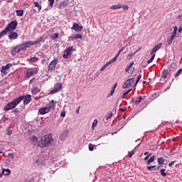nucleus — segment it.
Wrapping results in <instances>:
<instances>
[{
    "label": "nucleus",
    "mask_w": 182,
    "mask_h": 182,
    "mask_svg": "<svg viewBox=\"0 0 182 182\" xmlns=\"http://www.w3.org/2000/svg\"><path fill=\"white\" fill-rule=\"evenodd\" d=\"M69 5V3L68 1H63L60 3V4L58 6L59 9H63V8H66Z\"/></svg>",
    "instance_id": "nucleus-18"
},
{
    "label": "nucleus",
    "mask_w": 182,
    "mask_h": 182,
    "mask_svg": "<svg viewBox=\"0 0 182 182\" xmlns=\"http://www.w3.org/2000/svg\"><path fill=\"white\" fill-rule=\"evenodd\" d=\"M7 132H8V133H7L8 136H12V131L11 130L8 129Z\"/></svg>",
    "instance_id": "nucleus-58"
},
{
    "label": "nucleus",
    "mask_w": 182,
    "mask_h": 182,
    "mask_svg": "<svg viewBox=\"0 0 182 182\" xmlns=\"http://www.w3.org/2000/svg\"><path fill=\"white\" fill-rule=\"evenodd\" d=\"M151 156V154H149V155H147L145 158L144 160H149V158Z\"/></svg>",
    "instance_id": "nucleus-61"
},
{
    "label": "nucleus",
    "mask_w": 182,
    "mask_h": 182,
    "mask_svg": "<svg viewBox=\"0 0 182 182\" xmlns=\"http://www.w3.org/2000/svg\"><path fill=\"white\" fill-rule=\"evenodd\" d=\"M8 32H9L6 28L3 30L1 33H0V38H4V36H5V35H6V33H8Z\"/></svg>",
    "instance_id": "nucleus-25"
},
{
    "label": "nucleus",
    "mask_w": 182,
    "mask_h": 182,
    "mask_svg": "<svg viewBox=\"0 0 182 182\" xmlns=\"http://www.w3.org/2000/svg\"><path fill=\"white\" fill-rule=\"evenodd\" d=\"M34 6H36V8H38V11H41V9H42V6H41L38 1L34 2Z\"/></svg>",
    "instance_id": "nucleus-35"
},
{
    "label": "nucleus",
    "mask_w": 182,
    "mask_h": 182,
    "mask_svg": "<svg viewBox=\"0 0 182 182\" xmlns=\"http://www.w3.org/2000/svg\"><path fill=\"white\" fill-rule=\"evenodd\" d=\"M154 58H156V54H153L152 56L148 60L147 63H151L153 60H154Z\"/></svg>",
    "instance_id": "nucleus-37"
},
{
    "label": "nucleus",
    "mask_w": 182,
    "mask_h": 182,
    "mask_svg": "<svg viewBox=\"0 0 182 182\" xmlns=\"http://www.w3.org/2000/svg\"><path fill=\"white\" fill-rule=\"evenodd\" d=\"M30 140L31 141H35L36 143V141H38V137L33 136L31 137Z\"/></svg>",
    "instance_id": "nucleus-42"
},
{
    "label": "nucleus",
    "mask_w": 182,
    "mask_h": 182,
    "mask_svg": "<svg viewBox=\"0 0 182 182\" xmlns=\"http://www.w3.org/2000/svg\"><path fill=\"white\" fill-rule=\"evenodd\" d=\"M156 159V156H152L149 159H148L151 163H153V161H154V160Z\"/></svg>",
    "instance_id": "nucleus-48"
},
{
    "label": "nucleus",
    "mask_w": 182,
    "mask_h": 182,
    "mask_svg": "<svg viewBox=\"0 0 182 182\" xmlns=\"http://www.w3.org/2000/svg\"><path fill=\"white\" fill-rule=\"evenodd\" d=\"M114 61H112V60H110L109 61H108L107 63H106L105 65H104V66L102 68H100L101 72L105 70V68H107V66H109V65L113 63Z\"/></svg>",
    "instance_id": "nucleus-23"
},
{
    "label": "nucleus",
    "mask_w": 182,
    "mask_h": 182,
    "mask_svg": "<svg viewBox=\"0 0 182 182\" xmlns=\"http://www.w3.org/2000/svg\"><path fill=\"white\" fill-rule=\"evenodd\" d=\"M8 32H9L6 28L3 30L1 33H0V38H4V36H5V35H6V33H8Z\"/></svg>",
    "instance_id": "nucleus-24"
},
{
    "label": "nucleus",
    "mask_w": 182,
    "mask_h": 182,
    "mask_svg": "<svg viewBox=\"0 0 182 182\" xmlns=\"http://www.w3.org/2000/svg\"><path fill=\"white\" fill-rule=\"evenodd\" d=\"M22 102V98H16L13 101L9 102L4 107L5 112H8V110H12V109H15L16 106H18L19 103Z\"/></svg>",
    "instance_id": "nucleus-2"
},
{
    "label": "nucleus",
    "mask_w": 182,
    "mask_h": 182,
    "mask_svg": "<svg viewBox=\"0 0 182 182\" xmlns=\"http://www.w3.org/2000/svg\"><path fill=\"white\" fill-rule=\"evenodd\" d=\"M69 134V131H68V129H65V131H63L62 133H61V135L60 136V139L61 140H65L67 137H68V135Z\"/></svg>",
    "instance_id": "nucleus-16"
},
{
    "label": "nucleus",
    "mask_w": 182,
    "mask_h": 182,
    "mask_svg": "<svg viewBox=\"0 0 182 182\" xmlns=\"http://www.w3.org/2000/svg\"><path fill=\"white\" fill-rule=\"evenodd\" d=\"M50 6H53V4H55V0H48Z\"/></svg>",
    "instance_id": "nucleus-50"
},
{
    "label": "nucleus",
    "mask_w": 182,
    "mask_h": 182,
    "mask_svg": "<svg viewBox=\"0 0 182 182\" xmlns=\"http://www.w3.org/2000/svg\"><path fill=\"white\" fill-rule=\"evenodd\" d=\"M73 50V46L68 47L65 50L63 55L64 59H68L70 55H72V51Z\"/></svg>",
    "instance_id": "nucleus-8"
},
{
    "label": "nucleus",
    "mask_w": 182,
    "mask_h": 182,
    "mask_svg": "<svg viewBox=\"0 0 182 182\" xmlns=\"http://www.w3.org/2000/svg\"><path fill=\"white\" fill-rule=\"evenodd\" d=\"M114 93V90H111L110 93L107 95V97H112Z\"/></svg>",
    "instance_id": "nucleus-47"
},
{
    "label": "nucleus",
    "mask_w": 182,
    "mask_h": 182,
    "mask_svg": "<svg viewBox=\"0 0 182 182\" xmlns=\"http://www.w3.org/2000/svg\"><path fill=\"white\" fill-rule=\"evenodd\" d=\"M122 8L124 11H127V9H129V6L128 5H124V6H122Z\"/></svg>",
    "instance_id": "nucleus-51"
},
{
    "label": "nucleus",
    "mask_w": 182,
    "mask_h": 182,
    "mask_svg": "<svg viewBox=\"0 0 182 182\" xmlns=\"http://www.w3.org/2000/svg\"><path fill=\"white\" fill-rule=\"evenodd\" d=\"M58 58H55L50 63L48 68V72H52L55 69V68H56V65H58Z\"/></svg>",
    "instance_id": "nucleus-7"
},
{
    "label": "nucleus",
    "mask_w": 182,
    "mask_h": 182,
    "mask_svg": "<svg viewBox=\"0 0 182 182\" xmlns=\"http://www.w3.org/2000/svg\"><path fill=\"white\" fill-rule=\"evenodd\" d=\"M16 26H18V21H16V20H14L7 25L6 29L9 32H12V31H15V29H16Z\"/></svg>",
    "instance_id": "nucleus-5"
},
{
    "label": "nucleus",
    "mask_w": 182,
    "mask_h": 182,
    "mask_svg": "<svg viewBox=\"0 0 182 182\" xmlns=\"http://www.w3.org/2000/svg\"><path fill=\"white\" fill-rule=\"evenodd\" d=\"M156 167H157V166L154 165V166H147L146 168L149 171H153L154 168H156Z\"/></svg>",
    "instance_id": "nucleus-33"
},
{
    "label": "nucleus",
    "mask_w": 182,
    "mask_h": 182,
    "mask_svg": "<svg viewBox=\"0 0 182 182\" xmlns=\"http://www.w3.org/2000/svg\"><path fill=\"white\" fill-rule=\"evenodd\" d=\"M17 16H23V10H16Z\"/></svg>",
    "instance_id": "nucleus-30"
},
{
    "label": "nucleus",
    "mask_w": 182,
    "mask_h": 182,
    "mask_svg": "<svg viewBox=\"0 0 182 182\" xmlns=\"http://www.w3.org/2000/svg\"><path fill=\"white\" fill-rule=\"evenodd\" d=\"M161 46H163L162 43H159L155 46L152 49V50L151 51V55H156V52H157V50H159V49H160Z\"/></svg>",
    "instance_id": "nucleus-15"
},
{
    "label": "nucleus",
    "mask_w": 182,
    "mask_h": 182,
    "mask_svg": "<svg viewBox=\"0 0 182 182\" xmlns=\"http://www.w3.org/2000/svg\"><path fill=\"white\" fill-rule=\"evenodd\" d=\"M160 173H161V176H162V177L167 176V173H166V169H164V168L161 169Z\"/></svg>",
    "instance_id": "nucleus-31"
},
{
    "label": "nucleus",
    "mask_w": 182,
    "mask_h": 182,
    "mask_svg": "<svg viewBox=\"0 0 182 182\" xmlns=\"http://www.w3.org/2000/svg\"><path fill=\"white\" fill-rule=\"evenodd\" d=\"M62 89V83L58 82L54 85L53 89L51 90L50 93L51 95H53V93H58Z\"/></svg>",
    "instance_id": "nucleus-10"
},
{
    "label": "nucleus",
    "mask_w": 182,
    "mask_h": 182,
    "mask_svg": "<svg viewBox=\"0 0 182 182\" xmlns=\"http://www.w3.org/2000/svg\"><path fill=\"white\" fill-rule=\"evenodd\" d=\"M171 70H175L176 68H177V65H176L175 63H172L171 64Z\"/></svg>",
    "instance_id": "nucleus-43"
},
{
    "label": "nucleus",
    "mask_w": 182,
    "mask_h": 182,
    "mask_svg": "<svg viewBox=\"0 0 182 182\" xmlns=\"http://www.w3.org/2000/svg\"><path fill=\"white\" fill-rule=\"evenodd\" d=\"M89 150H90V151H93V150H94L93 144H89Z\"/></svg>",
    "instance_id": "nucleus-46"
},
{
    "label": "nucleus",
    "mask_w": 182,
    "mask_h": 182,
    "mask_svg": "<svg viewBox=\"0 0 182 182\" xmlns=\"http://www.w3.org/2000/svg\"><path fill=\"white\" fill-rule=\"evenodd\" d=\"M55 107H56V102H55V100H52L50 104V106H48V107H50V109L51 107H53V109H55Z\"/></svg>",
    "instance_id": "nucleus-28"
},
{
    "label": "nucleus",
    "mask_w": 182,
    "mask_h": 182,
    "mask_svg": "<svg viewBox=\"0 0 182 182\" xmlns=\"http://www.w3.org/2000/svg\"><path fill=\"white\" fill-rule=\"evenodd\" d=\"M8 157H10V159H14V157H15V156H14V154H9L8 155Z\"/></svg>",
    "instance_id": "nucleus-59"
},
{
    "label": "nucleus",
    "mask_w": 182,
    "mask_h": 182,
    "mask_svg": "<svg viewBox=\"0 0 182 182\" xmlns=\"http://www.w3.org/2000/svg\"><path fill=\"white\" fill-rule=\"evenodd\" d=\"M135 81L136 80L133 77L128 79L123 85V89H127L129 87H131V86H133V85H134Z\"/></svg>",
    "instance_id": "nucleus-6"
},
{
    "label": "nucleus",
    "mask_w": 182,
    "mask_h": 182,
    "mask_svg": "<svg viewBox=\"0 0 182 182\" xmlns=\"http://www.w3.org/2000/svg\"><path fill=\"white\" fill-rule=\"evenodd\" d=\"M71 29L75 31V32H82V31H83V26H79L77 23H74Z\"/></svg>",
    "instance_id": "nucleus-12"
},
{
    "label": "nucleus",
    "mask_w": 182,
    "mask_h": 182,
    "mask_svg": "<svg viewBox=\"0 0 182 182\" xmlns=\"http://www.w3.org/2000/svg\"><path fill=\"white\" fill-rule=\"evenodd\" d=\"M167 76H168V71L167 70H164L162 71L161 77H164V79H167Z\"/></svg>",
    "instance_id": "nucleus-22"
},
{
    "label": "nucleus",
    "mask_w": 182,
    "mask_h": 182,
    "mask_svg": "<svg viewBox=\"0 0 182 182\" xmlns=\"http://www.w3.org/2000/svg\"><path fill=\"white\" fill-rule=\"evenodd\" d=\"M129 70H130V68H129V65H127V67L125 68V72H127L129 73Z\"/></svg>",
    "instance_id": "nucleus-60"
},
{
    "label": "nucleus",
    "mask_w": 182,
    "mask_h": 182,
    "mask_svg": "<svg viewBox=\"0 0 182 182\" xmlns=\"http://www.w3.org/2000/svg\"><path fill=\"white\" fill-rule=\"evenodd\" d=\"M113 116V113H109L107 116V117H106V120L107 121V120H109V119H111V117Z\"/></svg>",
    "instance_id": "nucleus-49"
},
{
    "label": "nucleus",
    "mask_w": 182,
    "mask_h": 182,
    "mask_svg": "<svg viewBox=\"0 0 182 182\" xmlns=\"http://www.w3.org/2000/svg\"><path fill=\"white\" fill-rule=\"evenodd\" d=\"M176 163V161H171V163H169L168 166L169 167H172V166H174V164Z\"/></svg>",
    "instance_id": "nucleus-57"
},
{
    "label": "nucleus",
    "mask_w": 182,
    "mask_h": 182,
    "mask_svg": "<svg viewBox=\"0 0 182 182\" xmlns=\"http://www.w3.org/2000/svg\"><path fill=\"white\" fill-rule=\"evenodd\" d=\"M178 32H179V33H180V32H182V27H181V26L179 27V28H178Z\"/></svg>",
    "instance_id": "nucleus-64"
},
{
    "label": "nucleus",
    "mask_w": 182,
    "mask_h": 182,
    "mask_svg": "<svg viewBox=\"0 0 182 182\" xmlns=\"http://www.w3.org/2000/svg\"><path fill=\"white\" fill-rule=\"evenodd\" d=\"M178 31V28H177V26L174 27L173 31L171 34V36H173L176 38V35H177V31Z\"/></svg>",
    "instance_id": "nucleus-32"
},
{
    "label": "nucleus",
    "mask_w": 182,
    "mask_h": 182,
    "mask_svg": "<svg viewBox=\"0 0 182 182\" xmlns=\"http://www.w3.org/2000/svg\"><path fill=\"white\" fill-rule=\"evenodd\" d=\"M11 68H12V63H8L5 66H2L1 69V73L6 75L8 73L6 70H9Z\"/></svg>",
    "instance_id": "nucleus-11"
},
{
    "label": "nucleus",
    "mask_w": 182,
    "mask_h": 182,
    "mask_svg": "<svg viewBox=\"0 0 182 182\" xmlns=\"http://www.w3.org/2000/svg\"><path fill=\"white\" fill-rule=\"evenodd\" d=\"M123 49H124V48H122V49H120L118 52V53L116 55V56L114 57V58L112 59V62H116V60H117V58H119V55H120V53L122 52H123Z\"/></svg>",
    "instance_id": "nucleus-21"
},
{
    "label": "nucleus",
    "mask_w": 182,
    "mask_h": 182,
    "mask_svg": "<svg viewBox=\"0 0 182 182\" xmlns=\"http://www.w3.org/2000/svg\"><path fill=\"white\" fill-rule=\"evenodd\" d=\"M18 36H19V35L18 34V33H16V32H11L9 35V39H10L11 41H14L15 39H18Z\"/></svg>",
    "instance_id": "nucleus-14"
},
{
    "label": "nucleus",
    "mask_w": 182,
    "mask_h": 182,
    "mask_svg": "<svg viewBox=\"0 0 182 182\" xmlns=\"http://www.w3.org/2000/svg\"><path fill=\"white\" fill-rule=\"evenodd\" d=\"M15 52H16L17 53H19V52H21V47L19 46V45L16 46L14 48Z\"/></svg>",
    "instance_id": "nucleus-36"
},
{
    "label": "nucleus",
    "mask_w": 182,
    "mask_h": 182,
    "mask_svg": "<svg viewBox=\"0 0 182 182\" xmlns=\"http://www.w3.org/2000/svg\"><path fill=\"white\" fill-rule=\"evenodd\" d=\"M58 38H59V34L55 33L51 36L50 39H52V41H56Z\"/></svg>",
    "instance_id": "nucleus-29"
},
{
    "label": "nucleus",
    "mask_w": 182,
    "mask_h": 182,
    "mask_svg": "<svg viewBox=\"0 0 182 182\" xmlns=\"http://www.w3.org/2000/svg\"><path fill=\"white\" fill-rule=\"evenodd\" d=\"M33 80H35V77H33L29 81V85H32V83H33Z\"/></svg>",
    "instance_id": "nucleus-63"
},
{
    "label": "nucleus",
    "mask_w": 182,
    "mask_h": 182,
    "mask_svg": "<svg viewBox=\"0 0 182 182\" xmlns=\"http://www.w3.org/2000/svg\"><path fill=\"white\" fill-rule=\"evenodd\" d=\"M132 89H129L128 91H127L125 93L123 94L122 95V99H124L126 97L127 95H129V92H131Z\"/></svg>",
    "instance_id": "nucleus-45"
},
{
    "label": "nucleus",
    "mask_w": 182,
    "mask_h": 182,
    "mask_svg": "<svg viewBox=\"0 0 182 182\" xmlns=\"http://www.w3.org/2000/svg\"><path fill=\"white\" fill-rule=\"evenodd\" d=\"M182 73V69H179L178 70V72L175 74V77H178V76H180V75H181Z\"/></svg>",
    "instance_id": "nucleus-39"
},
{
    "label": "nucleus",
    "mask_w": 182,
    "mask_h": 182,
    "mask_svg": "<svg viewBox=\"0 0 182 182\" xmlns=\"http://www.w3.org/2000/svg\"><path fill=\"white\" fill-rule=\"evenodd\" d=\"M21 101L23 100L24 105H29L31 100V95H23L19 97H17V99H21Z\"/></svg>",
    "instance_id": "nucleus-9"
},
{
    "label": "nucleus",
    "mask_w": 182,
    "mask_h": 182,
    "mask_svg": "<svg viewBox=\"0 0 182 182\" xmlns=\"http://www.w3.org/2000/svg\"><path fill=\"white\" fill-rule=\"evenodd\" d=\"M157 161H158L159 164H163V163H164V161H166V159H164V158H163V157H160L158 159Z\"/></svg>",
    "instance_id": "nucleus-34"
},
{
    "label": "nucleus",
    "mask_w": 182,
    "mask_h": 182,
    "mask_svg": "<svg viewBox=\"0 0 182 182\" xmlns=\"http://www.w3.org/2000/svg\"><path fill=\"white\" fill-rule=\"evenodd\" d=\"M3 173H4V176H9V174H11V170H9V168H3Z\"/></svg>",
    "instance_id": "nucleus-27"
},
{
    "label": "nucleus",
    "mask_w": 182,
    "mask_h": 182,
    "mask_svg": "<svg viewBox=\"0 0 182 182\" xmlns=\"http://www.w3.org/2000/svg\"><path fill=\"white\" fill-rule=\"evenodd\" d=\"M96 126H97V119H95L92 122V129H95V127H96Z\"/></svg>",
    "instance_id": "nucleus-40"
},
{
    "label": "nucleus",
    "mask_w": 182,
    "mask_h": 182,
    "mask_svg": "<svg viewBox=\"0 0 182 182\" xmlns=\"http://www.w3.org/2000/svg\"><path fill=\"white\" fill-rule=\"evenodd\" d=\"M41 92V89L38 87H35L32 90L31 93L32 95H36L37 93H39Z\"/></svg>",
    "instance_id": "nucleus-26"
},
{
    "label": "nucleus",
    "mask_w": 182,
    "mask_h": 182,
    "mask_svg": "<svg viewBox=\"0 0 182 182\" xmlns=\"http://www.w3.org/2000/svg\"><path fill=\"white\" fill-rule=\"evenodd\" d=\"M116 87H117V82H116V83L114 85V86H113L112 88V90H114V91L116 90Z\"/></svg>",
    "instance_id": "nucleus-56"
},
{
    "label": "nucleus",
    "mask_w": 182,
    "mask_h": 182,
    "mask_svg": "<svg viewBox=\"0 0 182 182\" xmlns=\"http://www.w3.org/2000/svg\"><path fill=\"white\" fill-rule=\"evenodd\" d=\"M18 53L16 51H15L14 48L11 50V55H13V56H15V55H16Z\"/></svg>",
    "instance_id": "nucleus-52"
},
{
    "label": "nucleus",
    "mask_w": 182,
    "mask_h": 182,
    "mask_svg": "<svg viewBox=\"0 0 182 182\" xmlns=\"http://www.w3.org/2000/svg\"><path fill=\"white\" fill-rule=\"evenodd\" d=\"M134 65V63L132 61V62H131V63H129V65L128 66H129V68H132Z\"/></svg>",
    "instance_id": "nucleus-62"
},
{
    "label": "nucleus",
    "mask_w": 182,
    "mask_h": 182,
    "mask_svg": "<svg viewBox=\"0 0 182 182\" xmlns=\"http://www.w3.org/2000/svg\"><path fill=\"white\" fill-rule=\"evenodd\" d=\"M38 60H39V58L36 56L27 58V62L29 63H35L36 62H38Z\"/></svg>",
    "instance_id": "nucleus-17"
},
{
    "label": "nucleus",
    "mask_w": 182,
    "mask_h": 182,
    "mask_svg": "<svg viewBox=\"0 0 182 182\" xmlns=\"http://www.w3.org/2000/svg\"><path fill=\"white\" fill-rule=\"evenodd\" d=\"M143 99H144L143 97H139V100L135 101V104L139 105L141 102V100H143Z\"/></svg>",
    "instance_id": "nucleus-44"
},
{
    "label": "nucleus",
    "mask_w": 182,
    "mask_h": 182,
    "mask_svg": "<svg viewBox=\"0 0 182 182\" xmlns=\"http://www.w3.org/2000/svg\"><path fill=\"white\" fill-rule=\"evenodd\" d=\"M129 154H128V157H132L133 154H134V151H132V153L129 152Z\"/></svg>",
    "instance_id": "nucleus-54"
},
{
    "label": "nucleus",
    "mask_w": 182,
    "mask_h": 182,
    "mask_svg": "<svg viewBox=\"0 0 182 182\" xmlns=\"http://www.w3.org/2000/svg\"><path fill=\"white\" fill-rule=\"evenodd\" d=\"M176 37H174L173 36H171V38H169V40H168V45H171V43H173V41H174V38H175Z\"/></svg>",
    "instance_id": "nucleus-41"
},
{
    "label": "nucleus",
    "mask_w": 182,
    "mask_h": 182,
    "mask_svg": "<svg viewBox=\"0 0 182 182\" xmlns=\"http://www.w3.org/2000/svg\"><path fill=\"white\" fill-rule=\"evenodd\" d=\"M52 143H53V139L52 138L51 134H46L41 138V144L43 147H48V146H50Z\"/></svg>",
    "instance_id": "nucleus-3"
},
{
    "label": "nucleus",
    "mask_w": 182,
    "mask_h": 182,
    "mask_svg": "<svg viewBox=\"0 0 182 182\" xmlns=\"http://www.w3.org/2000/svg\"><path fill=\"white\" fill-rule=\"evenodd\" d=\"M36 164H38V166H41V164H43V162L41 163V161H39V159H37V160L36 161Z\"/></svg>",
    "instance_id": "nucleus-55"
},
{
    "label": "nucleus",
    "mask_w": 182,
    "mask_h": 182,
    "mask_svg": "<svg viewBox=\"0 0 182 182\" xmlns=\"http://www.w3.org/2000/svg\"><path fill=\"white\" fill-rule=\"evenodd\" d=\"M82 38H83V36H82V34H75V36H70L69 37L70 39H72L73 41L74 39H82Z\"/></svg>",
    "instance_id": "nucleus-19"
},
{
    "label": "nucleus",
    "mask_w": 182,
    "mask_h": 182,
    "mask_svg": "<svg viewBox=\"0 0 182 182\" xmlns=\"http://www.w3.org/2000/svg\"><path fill=\"white\" fill-rule=\"evenodd\" d=\"M49 112H50V107H44L40 108L38 110V113H40V114H46V113H49Z\"/></svg>",
    "instance_id": "nucleus-13"
},
{
    "label": "nucleus",
    "mask_w": 182,
    "mask_h": 182,
    "mask_svg": "<svg viewBox=\"0 0 182 182\" xmlns=\"http://www.w3.org/2000/svg\"><path fill=\"white\" fill-rule=\"evenodd\" d=\"M38 75V68H31L26 70V79H29L32 76Z\"/></svg>",
    "instance_id": "nucleus-4"
},
{
    "label": "nucleus",
    "mask_w": 182,
    "mask_h": 182,
    "mask_svg": "<svg viewBox=\"0 0 182 182\" xmlns=\"http://www.w3.org/2000/svg\"><path fill=\"white\" fill-rule=\"evenodd\" d=\"M141 79V75H139L136 79V81L134 85V87H136V86H137V83H139V82H140V80Z\"/></svg>",
    "instance_id": "nucleus-38"
},
{
    "label": "nucleus",
    "mask_w": 182,
    "mask_h": 182,
    "mask_svg": "<svg viewBox=\"0 0 182 182\" xmlns=\"http://www.w3.org/2000/svg\"><path fill=\"white\" fill-rule=\"evenodd\" d=\"M61 117H65L66 116V112L65 111H63L60 114Z\"/></svg>",
    "instance_id": "nucleus-53"
},
{
    "label": "nucleus",
    "mask_w": 182,
    "mask_h": 182,
    "mask_svg": "<svg viewBox=\"0 0 182 182\" xmlns=\"http://www.w3.org/2000/svg\"><path fill=\"white\" fill-rule=\"evenodd\" d=\"M122 6L123 5L122 4L112 5L109 7V9H113V10L120 9L121 8H122Z\"/></svg>",
    "instance_id": "nucleus-20"
},
{
    "label": "nucleus",
    "mask_w": 182,
    "mask_h": 182,
    "mask_svg": "<svg viewBox=\"0 0 182 182\" xmlns=\"http://www.w3.org/2000/svg\"><path fill=\"white\" fill-rule=\"evenodd\" d=\"M42 37H41L40 38H38L36 41H26L21 44H19L18 46H20V49L21 50H26V49H28V48H31V46H33L35 45H38V43H41V42H42Z\"/></svg>",
    "instance_id": "nucleus-1"
}]
</instances>
